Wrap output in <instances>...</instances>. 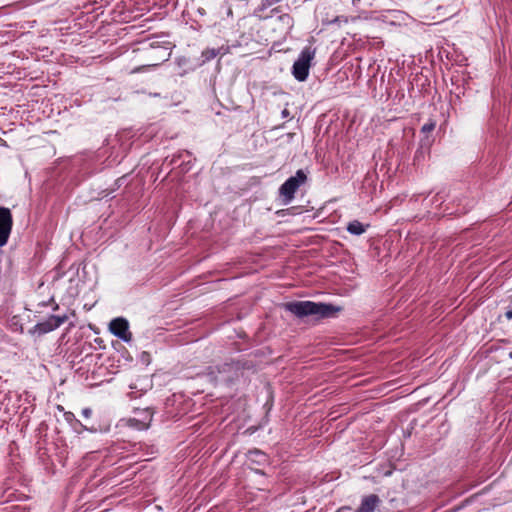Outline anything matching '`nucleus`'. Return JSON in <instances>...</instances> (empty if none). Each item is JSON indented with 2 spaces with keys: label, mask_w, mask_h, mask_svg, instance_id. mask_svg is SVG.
I'll use <instances>...</instances> for the list:
<instances>
[{
  "label": "nucleus",
  "mask_w": 512,
  "mask_h": 512,
  "mask_svg": "<svg viewBox=\"0 0 512 512\" xmlns=\"http://www.w3.org/2000/svg\"><path fill=\"white\" fill-rule=\"evenodd\" d=\"M68 320L67 315H51L45 321L41 323H37L31 332H37L38 334H46L49 333L62 324H64Z\"/></svg>",
  "instance_id": "nucleus-6"
},
{
  "label": "nucleus",
  "mask_w": 512,
  "mask_h": 512,
  "mask_svg": "<svg viewBox=\"0 0 512 512\" xmlns=\"http://www.w3.org/2000/svg\"><path fill=\"white\" fill-rule=\"evenodd\" d=\"M13 226V217L9 208L0 207V247L6 245Z\"/></svg>",
  "instance_id": "nucleus-5"
},
{
  "label": "nucleus",
  "mask_w": 512,
  "mask_h": 512,
  "mask_svg": "<svg viewBox=\"0 0 512 512\" xmlns=\"http://www.w3.org/2000/svg\"><path fill=\"white\" fill-rule=\"evenodd\" d=\"M249 453H250V455L259 456V458H260V459L258 460V462H261V461H265V460H266V456H265V454H264V453H262V452H261V451H259V450L250 451Z\"/></svg>",
  "instance_id": "nucleus-12"
},
{
  "label": "nucleus",
  "mask_w": 512,
  "mask_h": 512,
  "mask_svg": "<svg viewBox=\"0 0 512 512\" xmlns=\"http://www.w3.org/2000/svg\"><path fill=\"white\" fill-rule=\"evenodd\" d=\"M58 309H59V305L55 303L54 306H53V310L56 311Z\"/></svg>",
  "instance_id": "nucleus-18"
},
{
  "label": "nucleus",
  "mask_w": 512,
  "mask_h": 512,
  "mask_svg": "<svg viewBox=\"0 0 512 512\" xmlns=\"http://www.w3.org/2000/svg\"><path fill=\"white\" fill-rule=\"evenodd\" d=\"M208 375L216 383H232L242 375L238 363L230 362L209 368Z\"/></svg>",
  "instance_id": "nucleus-2"
},
{
  "label": "nucleus",
  "mask_w": 512,
  "mask_h": 512,
  "mask_svg": "<svg viewBox=\"0 0 512 512\" xmlns=\"http://www.w3.org/2000/svg\"><path fill=\"white\" fill-rule=\"evenodd\" d=\"M285 309L299 318L316 316L317 318H329L340 311L339 307L326 303L312 301H295L285 304Z\"/></svg>",
  "instance_id": "nucleus-1"
},
{
  "label": "nucleus",
  "mask_w": 512,
  "mask_h": 512,
  "mask_svg": "<svg viewBox=\"0 0 512 512\" xmlns=\"http://www.w3.org/2000/svg\"><path fill=\"white\" fill-rule=\"evenodd\" d=\"M140 70H141V68H140V67H137V68H135V69H133V70H132V73L139 72Z\"/></svg>",
  "instance_id": "nucleus-17"
},
{
  "label": "nucleus",
  "mask_w": 512,
  "mask_h": 512,
  "mask_svg": "<svg viewBox=\"0 0 512 512\" xmlns=\"http://www.w3.org/2000/svg\"><path fill=\"white\" fill-rule=\"evenodd\" d=\"M151 421V415H148V422L142 423L141 428H148Z\"/></svg>",
  "instance_id": "nucleus-15"
},
{
  "label": "nucleus",
  "mask_w": 512,
  "mask_h": 512,
  "mask_svg": "<svg viewBox=\"0 0 512 512\" xmlns=\"http://www.w3.org/2000/svg\"><path fill=\"white\" fill-rule=\"evenodd\" d=\"M381 500L376 494H369L364 496L361 500V504L355 512H374Z\"/></svg>",
  "instance_id": "nucleus-8"
},
{
  "label": "nucleus",
  "mask_w": 512,
  "mask_h": 512,
  "mask_svg": "<svg viewBox=\"0 0 512 512\" xmlns=\"http://www.w3.org/2000/svg\"><path fill=\"white\" fill-rule=\"evenodd\" d=\"M79 425H81V426H82V428H84V430H90V431H92L91 429H88L87 427H85V425H82L81 423H80Z\"/></svg>",
  "instance_id": "nucleus-21"
},
{
  "label": "nucleus",
  "mask_w": 512,
  "mask_h": 512,
  "mask_svg": "<svg viewBox=\"0 0 512 512\" xmlns=\"http://www.w3.org/2000/svg\"><path fill=\"white\" fill-rule=\"evenodd\" d=\"M64 416H65V419H66L67 421H73V420H75V422H76L77 424H80V421L75 419V416H74V414H73L72 412H66Z\"/></svg>",
  "instance_id": "nucleus-13"
},
{
  "label": "nucleus",
  "mask_w": 512,
  "mask_h": 512,
  "mask_svg": "<svg viewBox=\"0 0 512 512\" xmlns=\"http://www.w3.org/2000/svg\"><path fill=\"white\" fill-rule=\"evenodd\" d=\"M79 425H81V426H82V428H84V430H90V431H92L91 429H88L87 427H85V425H82L81 423H80Z\"/></svg>",
  "instance_id": "nucleus-22"
},
{
  "label": "nucleus",
  "mask_w": 512,
  "mask_h": 512,
  "mask_svg": "<svg viewBox=\"0 0 512 512\" xmlns=\"http://www.w3.org/2000/svg\"><path fill=\"white\" fill-rule=\"evenodd\" d=\"M506 317H507L508 319H512V309H511V310H508V311L506 312Z\"/></svg>",
  "instance_id": "nucleus-16"
},
{
  "label": "nucleus",
  "mask_w": 512,
  "mask_h": 512,
  "mask_svg": "<svg viewBox=\"0 0 512 512\" xmlns=\"http://www.w3.org/2000/svg\"><path fill=\"white\" fill-rule=\"evenodd\" d=\"M0 145H3V146L6 145V142L2 138H0Z\"/></svg>",
  "instance_id": "nucleus-19"
},
{
  "label": "nucleus",
  "mask_w": 512,
  "mask_h": 512,
  "mask_svg": "<svg viewBox=\"0 0 512 512\" xmlns=\"http://www.w3.org/2000/svg\"><path fill=\"white\" fill-rule=\"evenodd\" d=\"M435 127H436V122L433 120H430L429 122L425 123L422 126L421 131L423 133H430L435 129Z\"/></svg>",
  "instance_id": "nucleus-11"
},
{
  "label": "nucleus",
  "mask_w": 512,
  "mask_h": 512,
  "mask_svg": "<svg viewBox=\"0 0 512 512\" xmlns=\"http://www.w3.org/2000/svg\"><path fill=\"white\" fill-rule=\"evenodd\" d=\"M82 415L85 417V418H89L91 415H92V410L90 408H84L82 410Z\"/></svg>",
  "instance_id": "nucleus-14"
},
{
  "label": "nucleus",
  "mask_w": 512,
  "mask_h": 512,
  "mask_svg": "<svg viewBox=\"0 0 512 512\" xmlns=\"http://www.w3.org/2000/svg\"><path fill=\"white\" fill-rule=\"evenodd\" d=\"M283 116H287L288 115V111L285 109L283 112H282Z\"/></svg>",
  "instance_id": "nucleus-20"
},
{
  "label": "nucleus",
  "mask_w": 512,
  "mask_h": 512,
  "mask_svg": "<svg viewBox=\"0 0 512 512\" xmlns=\"http://www.w3.org/2000/svg\"><path fill=\"white\" fill-rule=\"evenodd\" d=\"M219 54H220V49H215V48L205 49L201 54V58H202L201 64H205L206 62L211 61Z\"/></svg>",
  "instance_id": "nucleus-10"
},
{
  "label": "nucleus",
  "mask_w": 512,
  "mask_h": 512,
  "mask_svg": "<svg viewBox=\"0 0 512 512\" xmlns=\"http://www.w3.org/2000/svg\"><path fill=\"white\" fill-rule=\"evenodd\" d=\"M110 332L123 340L124 342H130L132 340V333L129 331V324L125 318H115L109 324Z\"/></svg>",
  "instance_id": "nucleus-7"
},
{
  "label": "nucleus",
  "mask_w": 512,
  "mask_h": 512,
  "mask_svg": "<svg viewBox=\"0 0 512 512\" xmlns=\"http://www.w3.org/2000/svg\"><path fill=\"white\" fill-rule=\"evenodd\" d=\"M316 50L311 47H305L300 52L297 60L292 66V75L299 82H304L309 76L311 62L315 57Z\"/></svg>",
  "instance_id": "nucleus-4"
},
{
  "label": "nucleus",
  "mask_w": 512,
  "mask_h": 512,
  "mask_svg": "<svg viewBox=\"0 0 512 512\" xmlns=\"http://www.w3.org/2000/svg\"><path fill=\"white\" fill-rule=\"evenodd\" d=\"M369 225H363L360 221L354 220L348 223L347 231L353 235H361L366 231V227Z\"/></svg>",
  "instance_id": "nucleus-9"
},
{
  "label": "nucleus",
  "mask_w": 512,
  "mask_h": 512,
  "mask_svg": "<svg viewBox=\"0 0 512 512\" xmlns=\"http://www.w3.org/2000/svg\"><path fill=\"white\" fill-rule=\"evenodd\" d=\"M307 181V175L299 169L294 176L289 177L279 188V196L283 205H288L294 199L295 192Z\"/></svg>",
  "instance_id": "nucleus-3"
}]
</instances>
